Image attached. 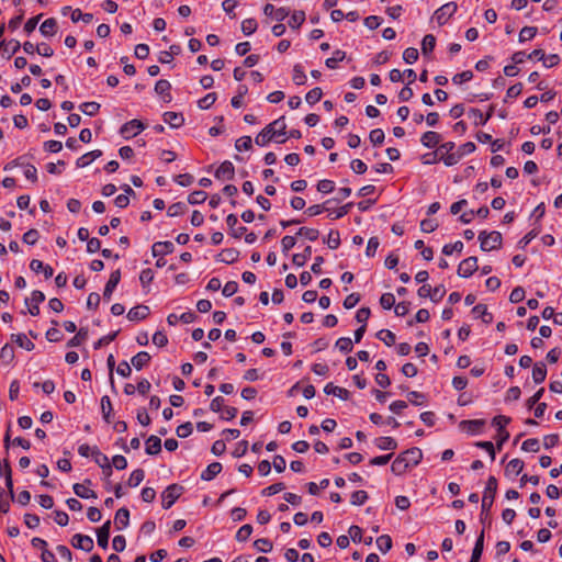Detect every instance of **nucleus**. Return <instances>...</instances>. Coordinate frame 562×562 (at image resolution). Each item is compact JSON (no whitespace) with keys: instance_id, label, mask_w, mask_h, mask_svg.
Returning a JSON list of instances; mask_svg holds the SVG:
<instances>
[{"instance_id":"412c9836","label":"nucleus","mask_w":562,"mask_h":562,"mask_svg":"<svg viewBox=\"0 0 562 562\" xmlns=\"http://www.w3.org/2000/svg\"><path fill=\"white\" fill-rule=\"evenodd\" d=\"M171 85L168 80L160 79L155 85V92L162 97L164 101L169 102L171 100L170 95Z\"/></svg>"},{"instance_id":"a878e982","label":"nucleus","mask_w":562,"mask_h":562,"mask_svg":"<svg viewBox=\"0 0 562 562\" xmlns=\"http://www.w3.org/2000/svg\"><path fill=\"white\" fill-rule=\"evenodd\" d=\"M420 142L425 147L434 148L440 142V135L437 132L428 131L422 135Z\"/></svg>"},{"instance_id":"338daca9","label":"nucleus","mask_w":562,"mask_h":562,"mask_svg":"<svg viewBox=\"0 0 562 562\" xmlns=\"http://www.w3.org/2000/svg\"><path fill=\"white\" fill-rule=\"evenodd\" d=\"M418 50L414 47H408L403 53V59L406 64H414L418 59Z\"/></svg>"},{"instance_id":"5fc2aeb1","label":"nucleus","mask_w":562,"mask_h":562,"mask_svg":"<svg viewBox=\"0 0 562 562\" xmlns=\"http://www.w3.org/2000/svg\"><path fill=\"white\" fill-rule=\"evenodd\" d=\"M215 101H216V93L210 92L198 101V105L200 109L206 110V109L211 108Z\"/></svg>"},{"instance_id":"b1692460","label":"nucleus","mask_w":562,"mask_h":562,"mask_svg":"<svg viewBox=\"0 0 562 562\" xmlns=\"http://www.w3.org/2000/svg\"><path fill=\"white\" fill-rule=\"evenodd\" d=\"M164 122L173 128L180 127L184 123L183 115L177 112H165Z\"/></svg>"},{"instance_id":"e433bc0d","label":"nucleus","mask_w":562,"mask_h":562,"mask_svg":"<svg viewBox=\"0 0 562 562\" xmlns=\"http://www.w3.org/2000/svg\"><path fill=\"white\" fill-rule=\"evenodd\" d=\"M472 313L475 317L482 318L484 323H491L493 319V316L491 313L487 312V308L483 304H477L473 307Z\"/></svg>"},{"instance_id":"f257e3e1","label":"nucleus","mask_w":562,"mask_h":562,"mask_svg":"<svg viewBox=\"0 0 562 562\" xmlns=\"http://www.w3.org/2000/svg\"><path fill=\"white\" fill-rule=\"evenodd\" d=\"M285 128L286 124L283 117L274 120L256 136L255 143L260 147L266 146L271 140L283 144L285 138L279 139V137L285 135Z\"/></svg>"},{"instance_id":"bb28decb","label":"nucleus","mask_w":562,"mask_h":562,"mask_svg":"<svg viewBox=\"0 0 562 562\" xmlns=\"http://www.w3.org/2000/svg\"><path fill=\"white\" fill-rule=\"evenodd\" d=\"M149 361L150 355L147 351H139L131 359V363L136 370H142Z\"/></svg>"},{"instance_id":"ddd939ff","label":"nucleus","mask_w":562,"mask_h":562,"mask_svg":"<svg viewBox=\"0 0 562 562\" xmlns=\"http://www.w3.org/2000/svg\"><path fill=\"white\" fill-rule=\"evenodd\" d=\"M120 280H121V271L119 269L113 271L110 274V278H109V280L104 286V291H103V297L106 301L111 300L112 293L115 290V288L117 286Z\"/></svg>"},{"instance_id":"0eeeda50","label":"nucleus","mask_w":562,"mask_h":562,"mask_svg":"<svg viewBox=\"0 0 562 562\" xmlns=\"http://www.w3.org/2000/svg\"><path fill=\"white\" fill-rule=\"evenodd\" d=\"M457 9H458L457 3L448 2L435 11L434 20L439 25H443L456 13Z\"/></svg>"},{"instance_id":"4be33fe9","label":"nucleus","mask_w":562,"mask_h":562,"mask_svg":"<svg viewBox=\"0 0 562 562\" xmlns=\"http://www.w3.org/2000/svg\"><path fill=\"white\" fill-rule=\"evenodd\" d=\"M101 155L102 151L100 149H94L92 151L86 153L77 159L76 165L78 168H85L89 166L93 160L101 157Z\"/></svg>"},{"instance_id":"7c9ffc66","label":"nucleus","mask_w":562,"mask_h":562,"mask_svg":"<svg viewBox=\"0 0 562 562\" xmlns=\"http://www.w3.org/2000/svg\"><path fill=\"white\" fill-rule=\"evenodd\" d=\"M547 376V367L543 362L535 363L532 368V379L535 383L539 384L546 380Z\"/></svg>"},{"instance_id":"6e6552de","label":"nucleus","mask_w":562,"mask_h":562,"mask_svg":"<svg viewBox=\"0 0 562 562\" xmlns=\"http://www.w3.org/2000/svg\"><path fill=\"white\" fill-rule=\"evenodd\" d=\"M145 125L139 120H131L122 125L120 133L125 139H130L135 137L142 131H144Z\"/></svg>"},{"instance_id":"72a5a7b5","label":"nucleus","mask_w":562,"mask_h":562,"mask_svg":"<svg viewBox=\"0 0 562 562\" xmlns=\"http://www.w3.org/2000/svg\"><path fill=\"white\" fill-rule=\"evenodd\" d=\"M100 108H101L100 103H98L95 101L83 102L82 104L79 105L80 111L89 116L97 115Z\"/></svg>"},{"instance_id":"4468645a","label":"nucleus","mask_w":562,"mask_h":562,"mask_svg":"<svg viewBox=\"0 0 562 562\" xmlns=\"http://www.w3.org/2000/svg\"><path fill=\"white\" fill-rule=\"evenodd\" d=\"M87 484H91V481L90 480H86L85 483H76V484H74L72 490H74L75 494L78 497L85 498V499L97 498V494L94 493V491L89 488L87 486Z\"/></svg>"},{"instance_id":"f704fd0d","label":"nucleus","mask_w":562,"mask_h":562,"mask_svg":"<svg viewBox=\"0 0 562 562\" xmlns=\"http://www.w3.org/2000/svg\"><path fill=\"white\" fill-rule=\"evenodd\" d=\"M312 256V247L307 246L302 254H294L292 257L293 265L302 267Z\"/></svg>"},{"instance_id":"4d7b16f0","label":"nucleus","mask_w":562,"mask_h":562,"mask_svg":"<svg viewBox=\"0 0 562 562\" xmlns=\"http://www.w3.org/2000/svg\"><path fill=\"white\" fill-rule=\"evenodd\" d=\"M206 198H207L206 192L201 191V190L193 191L192 193L189 194L188 202L192 205L201 204L206 200Z\"/></svg>"},{"instance_id":"39448f33","label":"nucleus","mask_w":562,"mask_h":562,"mask_svg":"<svg viewBox=\"0 0 562 562\" xmlns=\"http://www.w3.org/2000/svg\"><path fill=\"white\" fill-rule=\"evenodd\" d=\"M497 491V480L494 476H490L486 482L482 498V513H487L494 502V497Z\"/></svg>"},{"instance_id":"de8ad7c7","label":"nucleus","mask_w":562,"mask_h":562,"mask_svg":"<svg viewBox=\"0 0 562 562\" xmlns=\"http://www.w3.org/2000/svg\"><path fill=\"white\" fill-rule=\"evenodd\" d=\"M484 549V530H482L475 541L474 548L472 550V555L475 559H481Z\"/></svg>"},{"instance_id":"6e6d98bb","label":"nucleus","mask_w":562,"mask_h":562,"mask_svg":"<svg viewBox=\"0 0 562 562\" xmlns=\"http://www.w3.org/2000/svg\"><path fill=\"white\" fill-rule=\"evenodd\" d=\"M368 493L363 490L356 491L351 494L350 503L352 505H362L368 499Z\"/></svg>"},{"instance_id":"bf43d9fd","label":"nucleus","mask_w":562,"mask_h":562,"mask_svg":"<svg viewBox=\"0 0 562 562\" xmlns=\"http://www.w3.org/2000/svg\"><path fill=\"white\" fill-rule=\"evenodd\" d=\"M299 236H303L306 239L314 241L318 238L319 232L315 228L301 227L297 233Z\"/></svg>"},{"instance_id":"473e14b6","label":"nucleus","mask_w":562,"mask_h":562,"mask_svg":"<svg viewBox=\"0 0 562 562\" xmlns=\"http://www.w3.org/2000/svg\"><path fill=\"white\" fill-rule=\"evenodd\" d=\"M375 446L380 450H394L397 448V442L392 437H380L375 440Z\"/></svg>"},{"instance_id":"1a4fd4ad","label":"nucleus","mask_w":562,"mask_h":562,"mask_svg":"<svg viewBox=\"0 0 562 562\" xmlns=\"http://www.w3.org/2000/svg\"><path fill=\"white\" fill-rule=\"evenodd\" d=\"M477 270V258L469 257L462 260L458 267V276L469 278Z\"/></svg>"},{"instance_id":"f8f14e48","label":"nucleus","mask_w":562,"mask_h":562,"mask_svg":"<svg viewBox=\"0 0 562 562\" xmlns=\"http://www.w3.org/2000/svg\"><path fill=\"white\" fill-rule=\"evenodd\" d=\"M234 176H235V167L228 160H225L224 162H222L215 171V178L218 180H233Z\"/></svg>"},{"instance_id":"49530a36","label":"nucleus","mask_w":562,"mask_h":562,"mask_svg":"<svg viewBox=\"0 0 562 562\" xmlns=\"http://www.w3.org/2000/svg\"><path fill=\"white\" fill-rule=\"evenodd\" d=\"M461 424L465 425L468 427V430L471 434H479L481 431V429L483 428L485 422L483 419H473V420H463Z\"/></svg>"},{"instance_id":"cd10ccee","label":"nucleus","mask_w":562,"mask_h":562,"mask_svg":"<svg viewBox=\"0 0 562 562\" xmlns=\"http://www.w3.org/2000/svg\"><path fill=\"white\" fill-rule=\"evenodd\" d=\"M524 469V461L520 459H513L510 460L506 468H505V474L507 476H517L521 473Z\"/></svg>"},{"instance_id":"9b49d317","label":"nucleus","mask_w":562,"mask_h":562,"mask_svg":"<svg viewBox=\"0 0 562 562\" xmlns=\"http://www.w3.org/2000/svg\"><path fill=\"white\" fill-rule=\"evenodd\" d=\"M71 546L76 549L90 552L93 549V540L90 536L76 533L71 538Z\"/></svg>"},{"instance_id":"ea45409f","label":"nucleus","mask_w":562,"mask_h":562,"mask_svg":"<svg viewBox=\"0 0 562 562\" xmlns=\"http://www.w3.org/2000/svg\"><path fill=\"white\" fill-rule=\"evenodd\" d=\"M12 338L21 348L27 351L34 349V344L26 337L25 334L12 335Z\"/></svg>"},{"instance_id":"13d9d810","label":"nucleus","mask_w":562,"mask_h":562,"mask_svg":"<svg viewBox=\"0 0 562 562\" xmlns=\"http://www.w3.org/2000/svg\"><path fill=\"white\" fill-rule=\"evenodd\" d=\"M521 449L526 452H537L540 449V443L537 438H529L521 445Z\"/></svg>"},{"instance_id":"37998d69","label":"nucleus","mask_w":562,"mask_h":562,"mask_svg":"<svg viewBox=\"0 0 562 562\" xmlns=\"http://www.w3.org/2000/svg\"><path fill=\"white\" fill-rule=\"evenodd\" d=\"M145 477V472L144 470L142 469H137V470H134L131 475H130V479L127 481V484L131 486V487H136L138 486L142 481L144 480Z\"/></svg>"},{"instance_id":"9d476101","label":"nucleus","mask_w":562,"mask_h":562,"mask_svg":"<svg viewBox=\"0 0 562 562\" xmlns=\"http://www.w3.org/2000/svg\"><path fill=\"white\" fill-rule=\"evenodd\" d=\"M44 293L38 290L33 291L30 299H25V304L29 306V312L32 316L40 314V304L44 302Z\"/></svg>"},{"instance_id":"680f3d73","label":"nucleus","mask_w":562,"mask_h":562,"mask_svg":"<svg viewBox=\"0 0 562 562\" xmlns=\"http://www.w3.org/2000/svg\"><path fill=\"white\" fill-rule=\"evenodd\" d=\"M463 249V243L461 240H457L453 244H446L442 248V254L446 256L452 255L456 252H461Z\"/></svg>"},{"instance_id":"79ce46f5","label":"nucleus","mask_w":562,"mask_h":562,"mask_svg":"<svg viewBox=\"0 0 562 562\" xmlns=\"http://www.w3.org/2000/svg\"><path fill=\"white\" fill-rule=\"evenodd\" d=\"M375 542L382 553H386L392 549V539L389 535L380 536Z\"/></svg>"},{"instance_id":"69168bd1","label":"nucleus","mask_w":562,"mask_h":562,"mask_svg":"<svg viewBox=\"0 0 562 562\" xmlns=\"http://www.w3.org/2000/svg\"><path fill=\"white\" fill-rule=\"evenodd\" d=\"M472 78H473V72L471 70H465L460 74H456L452 77V82L454 85H462L464 82L472 80Z\"/></svg>"},{"instance_id":"2eb2a0df","label":"nucleus","mask_w":562,"mask_h":562,"mask_svg":"<svg viewBox=\"0 0 562 562\" xmlns=\"http://www.w3.org/2000/svg\"><path fill=\"white\" fill-rule=\"evenodd\" d=\"M226 224L231 231V235L235 238H240L247 231L245 226H238V218L235 214H229L226 217Z\"/></svg>"},{"instance_id":"aec40b11","label":"nucleus","mask_w":562,"mask_h":562,"mask_svg":"<svg viewBox=\"0 0 562 562\" xmlns=\"http://www.w3.org/2000/svg\"><path fill=\"white\" fill-rule=\"evenodd\" d=\"M149 315V308L146 305H137L132 307L127 313V318L130 321H142L145 319Z\"/></svg>"},{"instance_id":"6ab92c4d","label":"nucleus","mask_w":562,"mask_h":562,"mask_svg":"<svg viewBox=\"0 0 562 562\" xmlns=\"http://www.w3.org/2000/svg\"><path fill=\"white\" fill-rule=\"evenodd\" d=\"M114 524L117 530L125 529L130 524V512L127 508H120L114 517Z\"/></svg>"},{"instance_id":"c03bdc74","label":"nucleus","mask_w":562,"mask_h":562,"mask_svg":"<svg viewBox=\"0 0 562 562\" xmlns=\"http://www.w3.org/2000/svg\"><path fill=\"white\" fill-rule=\"evenodd\" d=\"M258 23L255 19H245L241 22V31L246 36H249L256 32Z\"/></svg>"},{"instance_id":"5701e85b","label":"nucleus","mask_w":562,"mask_h":562,"mask_svg":"<svg viewBox=\"0 0 562 562\" xmlns=\"http://www.w3.org/2000/svg\"><path fill=\"white\" fill-rule=\"evenodd\" d=\"M40 32L45 37L54 36L57 32V22L54 18L46 19L40 26Z\"/></svg>"},{"instance_id":"2f4dec72","label":"nucleus","mask_w":562,"mask_h":562,"mask_svg":"<svg viewBox=\"0 0 562 562\" xmlns=\"http://www.w3.org/2000/svg\"><path fill=\"white\" fill-rule=\"evenodd\" d=\"M95 463L99 464L103 470H105L109 474L112 472V465L109 462V458L103 454L99 449L94 450V454L92 456Z\"/></svg>"},{"instance_id":"c9c22d12","label":"nucleus","mask_w":562,"mask_h":562,"mask_svg":"<svg viewBox=\"0 0 562 562\" xmlns=\"http://www.w3.org/2000/svg\"><path fill=\"white\" fill-rule=\"evenodd\" d=\"M306 75L304 72V68L302 65L300 64H296L294 65L293 67V75H292V80L295 85L297 86H302V85H305L306 82Z\"/></svg>"},{"instance_id":"864d4df0","label":"nucleus","mask_w":562,"mask_h":562,"mask_svg":"<svg viewBox=\"0 0 562 562\" xmlns=\"http://www.w3.org/2000/svg\"><path fill=\"white\" fill-rule=\"evenodd\" d=\"M101 411L105 422H110V415L112 412V403L108 395L101 397Z\"/></svg>"},{"instance_id":"20e7f679","label":"nucleus","mask_w":562,"mask_h":562,"mask_svg":"<svg viewBox=\"0 0 562 562\" xmlns=\"http://www.w3.org/2000/svg\"><path fill=\"white\" fill-rule=\"evenodd\" d=\"M437 151L439 159L448 167L454 166L460 161V155L456 154V144L453 142L441 144Z\"/></svg>"},{"instance_id":"423d86ee","label":"nucleus","mask_w":562,"mask_h":562,"mask_svg":"<svg viewBox=\"0 0 562 562\" xmlns=\"http://www.w3.org/2000/svg\"><path fill=\"white\" fill-rule=\"evenodd\" d=\"M183 487L178 484L169 485L161 494V505L165 509L170 508L182 494Z\"/></svg>"},{"instance_id":"0e129e2a","label":"nucleus","mask_w":562,"mask_h":562,"mask_svg":"<svg viewBox=\"0 0 562 562\" xmlns=\"http://www.w3.org/2000/svg\"><path fill=\"white\" fill-rule=\"evenodd\" d=\"M407 400L413 405L420 406L425 403L426 396L417 391H411L407 393Z\"/></svg>"},{"instance_id":"603ef678","label":"nucleus","mask_w":562,"mask_h":562,"mask_svg":"<svg viewBox=\"0 0 562 562\" xmlns=\"http://www.w3.org/2000/svg\"><path fill=\"white\" fill-rule=\"evenodd\" d=\"M537 34V27L535 26H525L519 32V42L524 43L532 40Z\"/></svg>"},{"instance_id":"e2e57ef3","label":"nucleus","mask_w":562,"mask_h":562,"mask_svg":"<svg viewBox=\"0 0 562 562\" xmlns=\"http://www.w3.org/2000/svg\"><path fill=\"white\" fill-rule=\"evenodd\" d=\"M370 142L376 146L381 145L384 142L385 135L383 130L381 128H374L369 134Z\"/></svg>"},{"instance_id":"a19ab883","label":"nucleus","mask_w":562,"mask_h":562,"mask_svg":"<svg viewBox=\"0 0 562 562\" xmlns=\"http://www.w3.org/2000/svg\"><path fill=\"white\" fill-rule=\"evenodd\" d=\"M305 21L304 11H294L289 20V26L291 29H299Z\"/></svg>"},{"instance_id":"a18cd8bd","label":"nucleus","mask_w":562,"mask_h":562,"mask_svg":"<svg viewBox=\"0 0 562 562\" xmlns=\"http://www.w3.org/2000/svg\"><path fill=\"white\" fill-rule=\"evenodd\" d=\"M187 211V205L183 202H177L171 204L167 210V215L176 217L182 215Z\"/></svg>"},{"instance_id":"c85d7f7f","label":"nucleus","mask_w":562,"mask_h":562,"mask_svg":"<svg viewBox=\"0 0 562 562\" xmlns=\"http://www.w3.org/2000/svg\"><path fill=\"white\" fill-rule=\"evenodd\" d=\"M222 471V464L220 462H213L206 467V469L201 473V479L203 481H211Z\"/></svg>"},{"instance_id":"f03ea898","label":"nucleus","mask_w":562,"mask_h":562,"mask_svg":"<svg viewBox=\"0 0 562 562\" xmlns=\"http://www.w3.org/2000/svg\"><path fill=\"white\" fill-rule=\"evenodd\" d=\"M422 459V450L412 448L401 453L392 463L391 470L395 474L404 473L409 467L418 464Z\"/></svg>"},{"instance_id":"8fccbe9b","label":"nucleus","mask_w":562,"mask_h":562,"mask_svg":"<svg viewBox=\"0 0 562 562\" xmlns=\"http://www.w3.org/2000/svg\"><path fill=\"white\" fill-rule=\"evenodd\" d=\"M376 337L389 347H391L395 344V335L389 329H381L376 334Z\"/></svg>"},{"instance_id":"dca6fc26","label":"nucleus","mask_w":562,"mask_h":562,"mask_svg":"<svg viewBox=\"0 0 562 562\" xmlns=\"http://www.w3.org/2000/svg\"><path fill=\"white\" fill-rule=\"evenodd\" d=\"M175 250V245L171 241H157L151 247L154 257H164Z\"/></svg>"},{"instance_id":"774afa93","label":"nucleus","mask_w":562,"mask_h":562,"mask_svg":"<svg viewBox=\"0 0 562 562\" xmlns=\"http://www.w3.org/2000/svg\"><path fill=\"white\" fill-rule=\"evenodd\" d=\"M252 532V527L250 525L241 526L236 532V540L239 542L246 541Z\"/></svg>"},{"instance_id":"052dcab7","label":"nucleus","mask_w":562,"mask_h":562,"mask_svg":"<svg viewBox=\"0 0 562 562\" xmlns=\"http://www.w3.org/2000/svg\"><path fill=\"white\" fill-rule=\"evenodd\" d=\"M327 246L330 249H337L340 245V235L338 231H330L326 240Z\"/></svg>"},{"instance_id":"58836bf2","label":"nucleus","mask_w":562,"mask_h":562,"mask_svg":"<svg viewBox=\"0 0 562 562\" xmlns=\"http://www.w3.org/2000/svg\"><path fill=\"white\" fill-rule=\"evenodd\" d=\"M436 46V37L432 34H427L422 41V52L427 55L434 50Z\"/></svg>"},{"instance_id":"f3484780","label":"nucleus","mask_w":562,"mask_h":562,"mask_svg":"<svg viewBox=\"0 0 562 562\" xmlns=\"http://www.w3.org/2000/svg\"><path fill=\"white\" fill-rule=\"evenodd\" d=\"M110 528H111V521L106 520L98 530H97V540L99 547L102 549H106L109 544V537H110Z\"/></svg>"},{"instance_id":"393cba45","label":"nucleus","mask_w":562,"mask_h":562,"mask_svg":"<svg viewBox=\"0 0 562 562\" xmlns=\"http://www.w3.org/2000/svg\"><path fill=\"white\" fill-rule=\"evenodd\" d=\"M238 256H239L238 250H236L234 248H227V249L222 250L217 255V261L231 265V263H234L238 259Z\"/></svg>"},{"instance_id":"c756f323","label":"nucleus","mask_w":562,"mask_h":562,"mask_svg":"<svg viewBox=\"0 0 562 562\" xmlns=\"http://www.w3.org/2000/svg\"><path fill=\"white\" fill-rule=\"evenodd\" d=\"M161 451V440L159 437L151 435L146 440V453L155 456Z\"/></svg>"},{"instance_id":"7ed1b4c3","label":"nucleus","mask_w":562,"mask_h":562,"mask_svg":"<svg viewBox=\"0 0 562 562\" xmlns=\"http://www.w3.org/2000/svg\"><path fill=\"white\" fill-rule=\"evenodd\" d=\"M479 240L483 251H491L502 246L503 238L499 232L493 231L487 233L483 231L479 234Z\"/></svg>"},{"instance_id":"a211bd4d","label":"nucleus","mask_w":562,"mask_h":562,"mask_svg":"<svg viewBox=\"0 0 562 562\" xmlns=\"http://www.w3.org/2000/svg\"><path fill=\"white\" fill-rule=\"evenodd\" d=\"M324 392L327 395H334L342 401H347L349 398V391L341 386L334 385L331 382L327 383L324 387Z\"/></svg>"},{"instance_id":"09e8293b","label":"nucleus","mask_w":562,"mask_h":562,"mask_svg":"<svg viewBox=\"0 0 562 562\" xmlns=\"http://www.w3.org/2000/svg\"><path fill=\"white\" fill-rule=\"evenodd\" d=\"M322 95H323L322 89L319 87H316V88H313L312 90H310L306 93L305 101L310 105H313V104L317 103L322 99Z\"/></svg>"},{"instance_id":"3c124183","label":"nucleus","mask_w":562,"mask_h":562,"mask_svg":"<svg viewBox=\"0 0 562 562\" xmlns=\"http://www.w3.org/2000/svg\"><path fill=\"white\" fill-rule=\"evenodd\" d=\"M336 348H338L341 352H350L353 348V342L349 337H340L337 339L335 344Z\"/></svg>"},{"instance_id":"4c0bfd02","label":"nucleus","mask_w":562,"mask_h":562,"mask_svg":"<svg viewBox=\"0 0 562 562\" xmlns=\"http://www.w3.org/2000/svg\"><path fill=\"white\" fill-rule=\"evenodd\" d=\"M345 57L346 53L344 50L336 49L333 53V56L326 59L325 65L330 69H335L337 67V64L339 61H342Z\"/></svg>"}]
</instances>
